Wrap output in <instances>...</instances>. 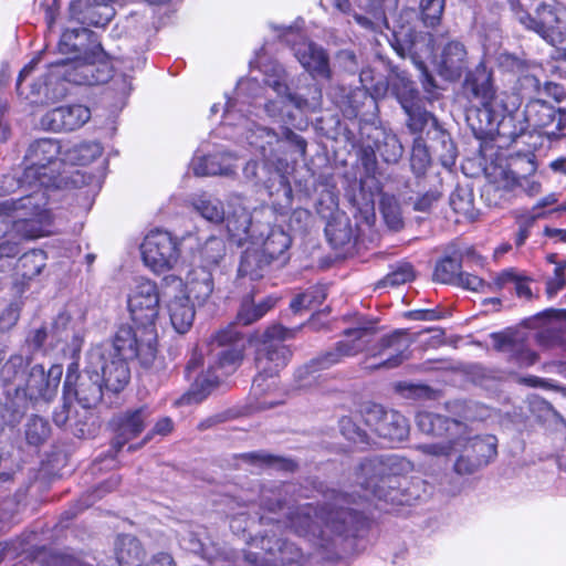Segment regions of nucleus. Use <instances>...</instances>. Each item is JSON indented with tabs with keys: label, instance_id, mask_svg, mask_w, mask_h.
Wrapping results in <instances>:
<instances>
[{
	"label": "nucleus",
	"instance_id": "f257e3e1",
	"mask_svg": "<svg viewBox=\"0 0 566 566\" xmlns=\"http://www.w3.org/2000/svg\"><path fill=\"white\" fill-rule=\"evenodd\" d=\"M265 75L264 82L269 90L266 91V102L262 104L263 87L254 78L240 80L235 96L229 98L224 106L223 125L232 127L233 133L230 137L242 142L243 139L252 147L258 149L263 157L268 158L273 153V146L281 143H287L294 146L301 156L306 154V142L289 128H284L282 137L266 127L256 124L247 117L243 112L253 106H262L265 113L273 122L289 124L293 123L294 114L292 108L300 112H314L319 108L322 103V91L316 85L307 88V96L292 95L286 85V74L282 65L271 63L263 66Z\"/></svg>",
	"mask_w": 566,
	"mask_h": 566
},
{
	"label": "nucleus",
	"instance_id": "f03ea898",
	"mask_svg": "<svg viewBox=\"0 0 566 566\" xmlns=\"http://www.w3.org/2000/svg\"><path fill=\"white\" fill-rule=\"evenodd\" d=\"M19 188L24 195L18 199L0 202V259L13 258L19 253L15 234L35 239L52 232V214L48 208L49 191L52 188L40 186L25 187L21 177L7 175L0 180V195L14 192Z\"/></svg>",
	"mask_w": 566,
	"mask_h": 566
},
{
	"label": "nucleus",
	"instance_id": "7ed1b4c3",
	"mask_svg": "<svg viewBox=\"0 0 566 566\" xmlns=\"http://www.w3.org/2000/svg\"><path fill=\"white\" fill-rule=\"evenodd\" d=\"M103 50H96V54L76 55L51 63L43 84H34V93L46 97H57L65 94L63 82L75 85H95L104 83L109 77L108 64L103 61Z\"/></svg>",
	"mask_w": 566,
	"mask_h": 566
},
{
	"label": "nucleus",
	"instance_id": "20e7f679",
	"mask_svg": "<svg viewBox=\"0 0 566 566\" xmlns=\"http://www.w3.org/2000/svg\"><path fill=\"white\" fill-rule=\"evenodd\" d=\"M107 350L91 348L86 356V366L75 388V397L83 408L98 403L103 388L120 391L129 381L128 366L120 363L107 365Z\"/></svg>",
	"mask_w": 566,
	"mask_h": 566
},
{
	"label": "nucleus",
	"instance_id": "39448f33",
	"mask_svg": "<svg viewBox=\"0 0 566 566\" xmlns=\"http://www.w3.org/2000/svg\"><path fill=\"white\" fill-rule=\"evenodd\" d=\"M214 363L209 366L206 375L199 376L191 390L182 397V400L200 402L219 384L221 377L232 374L243 358L244 340L234 325L219 331L212 338Z\"/></svg>",
	"mask_w": 566,
	"mask_h": 566
},
{
	"label": "nucleus",
	"instance_id": "423d86ee",
	"mask_svg": "<svg viewBox=\"0 0 566 566\" xmlns=\"http://www.w3.org/2000/svg\"><path fill=\"white\" fill-rule=\"evenodd\" d=\"M292 336V332L281 325H273L263 333V339L256 350L255 365L259 375L254 378L252 390L255 396H262L276 385L273 378L286 366L291 350L282 342Z\"/></svg>",
	"mask_w": 566,
	"mask_h": 566
},
{
	"label": "nucleus",
	"instance_id": "0eeeda50",
	"mask_svg": "<svg viewBox=\"0 0 566 566\" xmlns=\"http://www.w3.org/2000/svg\"><path fill=\"white\" fill-rule=\"evenodd\" d=\"M156 327L136 325L135 329L129 326L119 327L113 344H99L92 348L107 350V365L120 363L127 366L126 360L138 359L143 366L147 367L156 357Z\"/></svg>",
	"mask_w": 566,
	"mask_h": 566
},
{
	"label": "nucleus",
	"instance_id": "6e6552de",
	"mask_svg": "<svg viewBox=\"0 0 566 566\" xmlns=\"http://www.w3.org/2000/svg\"><path fill=\"white\" fill-rule=\"evenodd\" d=\"M61 155V144L54 138H40L31 143L24 156L22 185L32 188L33 182L38 181L40 186L56 188V179L64 164V156Z\"/></svg>",
	"mask_w": 566,
	"mask_h": 566
},
{
	"label": "nucleus",
	"instance_id": "1a4fd4ad",
	"mask_svg": "<svg viewBox=\"0 0 566 566\" xmlns=\"http://www.w3.org/2000/svg\"><path fill=\"white\" fill-rule=\"evenodd\" d=\"M523 118L524 123L511 129L514 118L511 115L503 116L497 124L499 134L512 140L526 132H541L547 136H556L566 127V106L555 108L541 98L531 99L525 105Z\"/></svg>",
	"mask_w": 566,
	"mask_h": 566
},
{
	"label": "nucleus",
	"instance_id": "9d476101",
	"mask_svg": "<svg viewBox=\"0 0 566 566\" xmlns=\"http://www.w3.org/2000/svg\"><path fill=\"white\" fill-rule=\"evenodd\" d=\"M496 438L486 436L484 438L469 437L468 426L465 424V432L458 434L453 440L438 443L419 444V450L423 455H443L449 454L452 449L461 450L465 453H472L474 461L468 465L464 464V455L457 458L454 462V471L458 474H472L478 469L486 465L496 455Z\"/></svg>",
	"mask_w": 566,
	"mask_h": 566
},
{
	"label": "nucleus",
	"instance_id": "9b49d317",
	"mask_svg": "<svg viewBox=\"0 0 566 566\" xmlns=\"http://www.w3.org/2000/svg\"><path fill=\"white\" fill-rule=\"evenodd\" d=\"M359 483L375 496L387 502H401L394 492L398 484L397 478L412 472L413 464L409 460L392 455L386 459L368 460L360 465Z\"/></svg>",
	"mask_w": 566,
	"mask_h": 566
},
{
	"label": "nucleus",
	"instance_id": "f8f14e48",
	"mask_svg": "<svg viewBox=\"0 0 566 566\" xmlns=\"http://www.w3.org/2000/svg\"><path fill=\"white\" fill-rule=\"evenodd\" d=\"M353 518L350 511L343 507L316 509L306 504L291 513L290 526L302 536L327 537L329 534H343L346 524Z\"/></svg>",
	"mask_w": 566,
	"mask_h": 566
},
{
	"label": "nucleus",
	"instance_id": "ddd939ff",
	"mask_svg": "<svg viewBox=\"0 0 566 566\" xmlns=\"http://www.w3.org/2000/svg\"><path fill=\"white\" fill-rule=\"evenodd\" d=\"M180 242L170 232L155 229L140 245L144 264L155 274L175 270L180 260Z\"/></svg>",
	"mask_w": 566,
	"mask_h": 566
},
{
	"label": "nucleus",
	"instance_id": "4468645a",
	"mask_svg": "<svg viewBox=\"0 0 566 566\" xmlns=\"http://www.w3.org/2000/svg\"><path fill=\"white\" fill-rule=\"evenodd\" d=\"M128 310L135 325L156 327L159 315V292L155 282L138 279L128 294Z\"/></svg>",
	"mask_w": 566,
	"mask_h": 566
},
{
	"label": "nucleus",
	"instance_id": "2eb2a0df",
	"mask_svg": "<svg viewBox=\"0 0 566 566\" xmlns=\"http://www.w3.org/2000/svg\"><path fill=\"white\" fill-rule=\"evenodd\" d=\"M164 297L170 322L176 332L184 334L189 331L195 319V308L184 293L182 280L176 275L164 279Z\"/></svg>",
	"mask_w": 566,
	"mask_h": 566
},
{
	"label": "nucleus",
	"instance_id": "dca6fc26",
	"mask_svg": "<svg viewBox=\"0 0 566 566\" xmlns=\"http://www.w3.org/2000/svg\"><path fill=\"white\" fill-rule=\"evenodd\" d=\"M528 28L534 29L556 52L558 59L566 60V8L554 10L543 8L541 21L528 18Z\"/></svg>",
	"mask_w": 566,
	"mask_h": 566
},
{
	"label": "nucleus",
	"instance_id": "f3484780",
	"mask_svg": "<svg viewBox=\"0 0 566 566\" xmlns=\"http://www.w3.org/2000/svg\"><path fill=\"white\" fill-rule=\"evenodd\" d=\"M365 422L379 437L391 442L405 440L409 433L407 419L396 410H385L381 406L374 405L365 413Z\"/></svg>",
	"mask_w": 566,
	"mask_h": 566
},
{
	"label": "nucleus",
	"instance_id": "a211bd4d",
	"mask_svg": "<svg viewBox=\"0 0 566 566\" xmlns=\"http://www.w3.org/2000/svg\"><path fill=\"white\" fill-rule=\"evenodd\" d=\"M63 368L61 365H52L48 371L42 365L30 368L23 380L22 390L30 400L50 401L56 394Z\"/></svg>",
	"mask_w": 566,
	"mask_h": 566
},
{
	"label": "nucleus",
	"instance_id": "6ab92c4d",
	"mask_svg": "<svg viewBox=\"0 0 566 566\" xmlns=\"http://www.w3.org/2000/svg\"><path fill=\"white\" fill-rule=\"evenodd\" d=\"M91 111L82 104L64 105L46 112L40 119L41 128L55 133L73 132L85 125Z\"/></svg>",
	"mask_w": 566,
	"mask_h": 566
},
{
	"label": "nucleus",
	"instance_id": "aec40b11",
	"mask_svg": "<svg viewBox=\"0 0 566 566\" xmlns=\"http://www.w3.org/2000/svg\"><path fill=\"white\" fill-rule=\"evenodd\" d=\"M223 222L229 237L239 245L249 239L252 240V234L256 232V226H252L251 213L240 196H232L228 200V211Z\"/></svg>",
	"mask_w": 566,
	"mask_h": 566
},
{
	"label": "nucleus",
	"instance_id": "412c9836",
	"mask_svg": "<svg viewBox=\"0 0 566 566\" xmlns=\"http://www.w3.org/2000/svg\"><path fill=\"white\" fill-rule=\"evenodd\" d=\"M374 331L371 327H356L345 332V338L336 344V347L326 353L319 360L322 368H327L339 363L345 357H350L364 350L371 340Z\"/></svg>",
	"mask_w": 566,
	"mask_h": 566
},
{
	"label": "nucleus",
	"instance_id": "4be33fe9",
	"mask_svg": "<svg viewBox=\"0 0 566 566\" xmlns=\"http://www.w3.org/2000/svg\"><path fill=\"white\" fill-rule=\"evenodd\" d=\"M398 0H334V7L344 14L353 15L357 24L364 29H374V22L357 12L354 7L373 13L375 18L381 19L386 11H394Z\"/></svg>",
	"mask_w": 566,
	"mask_h": 566
},
{
	"label": "nucleus",
	"instance_id": "5701e85b",
	"mask_svg": "<svg viewBox=\"0 0 566 566\" xmlns=\"http://www.w3.org/2000/svg\"><path fill=\"white\" fill-rule=\"evenodd\" d=\"M82 342L83 336L77 323L67 313H60L50 329V348L76 353L81 349Z\"/></svg>",
	"mask_w": 566,
	"mask_h": 566
},
{
	"label": "nucleus",
	"instance_id": "b1692460",
	"mask_svg": "<svg viewBox=\"0 0 566 566\" xmlns=\"http://www.w3.org/2000/svg\"><path fill=\"white\" fill-rule=\"evenodd\" d=\"M151 412L148 408L142 407L128 410L114 421L115 438L113 447L119 451L129 440L136 438L146 427Z\"/></svg>",
	"mask_w": 566,
	"mask_h": 566
},
{
	"label": "nucleus",
	"instance_id": "393cba45",
	"mask_svg": "<svg viewBox=\"0 0 566 566\" xmlns=\"http://www.w3.org/2000/svg\"><path fill=\"white\" fill-rule=\"evenodd\" d=\"M59 52L62 54L87 55L96 54V50L101 49V44L91 30L86 28L66 29L60 39L57 45Z\"/></svg>",
	"mask_w": 566,
	"mask_h": 566
},
{
	"label": "nucleus",
	"instance_id": "a878e982",
	"mask_svg": "<svg viewBox=\"0 0 566 566\" xmlns=\"http://www.w3.org/2000/svg\"><path fill=\"white\" fill-rule=\"evenodd\" d=\"M113 0H73L70 4V11L73 18L80 20V14L84 11L83 19L95 27H105L115 15V10L111 6Z\"/></svg>",
	"mask_w": 566,
	"mask_h": 566
},
{
	"label": "nucleus",
	"instance_id": "bb28decb",
	"mask_svg": "<svg viewBox=\"0 0 566 566\" xmlns=\"http://www.w3.org/2000/svg\"><path fill=\"white\" fill-rule=\"evenodd\" d=\"M416 420L419 430L423 433L447 436L449 441L465 432V423L432 412L421 411Z\"/></svg>",
	"mask_w": 566,
	"mask_h": 566
},
{
	"label": "nucleus",
	"instance_id": "cd10ccee",
	"mask_svg": "<svg viewBox=\"0 0 566 566\" xmlns=\"http://www.w3.org/2000/svg\"><path fill=\"white\" fill-rule=\"evenodd\" d=\"M294 52L302 66L313 76H329L328 57L322 48L303 40L294 46Z\"/></svg>",
	"mask_w": 566,
	"mask_h": 566
},
{
	"label": "nucleus",
	"instance_id": "c85d7f7f",
	"mask_svg": "<svg viewBox=\"0 0 566 566\" xmlns=\"http://www.w3.org/2000/svg\"><path fill=\"white\" fill-rule=\"evenodd\" d=\"M410 342L405 331H396L392 334L381 338L379 349L374 353L375 356H386L380 363L373 368L386 367L392 368L398 366L405 359V353Z\"/></svg>",
	"mask_w": 566,
	"mask_h": 566
},
{
	"label": "nucleus",
	"instance_id": "c756f323",
	"mask_svg": "<svg viewBox=\"0 0 566 566\" xmlns=\"http://www.w3.org/2000/svg\"><path fill=\"white\" fill-rule=\"evenodd\" d=\"M439 56L440 74L448 80L458 78L465 64L467 51L464 45L459 41H449L443 45Z\"/></svg>",
	"mask_w": 566,
	"mask_h": 566
},
{
	"label": "nucleus",
	"instance_id": "7c9ffc66",
	"mask_svg": "<svg viewBox=\"0 0 566 566\" xmlns=\"http://www.w3.org/2000/svg\"><path fill=\"white\" fill-rule=\"evenodd\" d=\"M234 160L229 154L196 156L191 161V169L196 176H229L234 171Z\"/></svg>",
	"mask_w": 566,
	"mask_h": 566
},
{
	"label": "nucleus",
	"instance_id": "2f4dec72",
	"mask_svg": "<svg viewBox=\"0 0 566 566\" xmlns=\"http://www.w3.org/2000/svg\"><path fill=\"white\" fill-rule=\"evenodd\" d=\"M213 292L212 274L208 269L197 268L189 272L184 293L192 297L198 305H203Z\"/></svg>",
	"mask_w": 566,
	"mask_h": 566
},
{
	"label": "nucleus",
	"instance_id": "473e14b6",
	"mask_svg": "<svg viewBox=\"0 0 566 566\" xmlns=\"http://www.w3.org/2000/svg\"><path fill=\"white\" fill-rule=\"evenodd\" d=\"M251 243L256 247L261 244L260 251L271 262L285 253L291 244V239L282 229L272 228L269 230L266 238L263 237V232L252 234Z\"/></svg>",
	"mask_w": 566,
	"mask_h": 566
},
{
	"label": "nucleus",
	"instance_id": "72a5a7b5",
	"mask_svg": "<svg viewBox=\"0 0 566 566\" xmlns=\"http://www.w3.org/2000/svg\"><path fill=\"white\" fill-rule=\"evenodd\" d=\"M465 84L474 96L481 98L482 104L488 108L486 112L495 109L497 97L494 95L491 75L484 67L476 69L475 72L467 78Z\"/></svg>",
	"mask_w": 566,
	"mask_h": 566
},
{
	"label": "nucleus",
	"instance_id": "f704fd0d",
	"mask_svg": "<svg viewBox=\"0 0 566 566\" xmlns=\"http://www.w3.org/2000/svg\"><path fill=\"white\" fill-rule=\"evenodd\" d=\"M417 92L415 88L407 87V94H398V99L408 115V126L412 132H421L431 119V115L426 109L415 103Z\"/></svg>",
	"mask_w": 566,
	"mask_h": 566
},
{
	"label": "nucleus",
	"instance_id": "c9c22d12",
	"mask_svg": "<svg viewBox=\"0 0 566 566\" xmlns=\"http://www.w3.org/2000/svg\"><path fill=\"white\" fill-rule=\"evenodd\" d=\"M192 209L211 223L223 222L227 217L223 203L209 195H197L191 199Z\"/></svg>",
	"mask_w": 566,
	"mask_h": 566
},
{
	"label": "nucleus",
	"instance_id": "e433bc0d",
	"mask_svg": "<svg viewBox=\"0 0 566 566\" xmlns=\"http://www.w3.org/2000/svg\"><path fill=\"white\" fill-rule=\"evenodd\" d=\"M115 554L119 566H139L144 557V551L138 539L132 535L118 537Z\"/></svg>",
	"mask_w": 566,
	"mask_h": 566
},
{
	"label": "nucleus",
	"instance_id": "4c0bfd02",
	"mask_svg": "<svg viewBox=\"0 0 566 566\" xmlns=\"http://www.w3.org/2000/svg\"><path fill=\"white\" fill-rule=\"evenodd\" d=\"M270 264L269 259L260 251L259 247L248 248L241 258L239 274L258 280L263 275V269Z\"/></svg>",
	"mask_w": 566,
	"mask_h": 566
},
{
	"label": "nucleus",
	"instance_id": "58836bf2",
	"mask_svg": "<svg viewBox=\"0 0 566 566\" xmlns=\"http://www.w3.org/2000/svg\"><path fill=\"white\" fill-rule=\"evenodd\" d=\"M103 148L98 143H83L75 145L64 153V163L86 166L101 157Z\"/></svg>",
	"mask_w": 566,
	"mask_h": 566
},
{
	"label": "nucleus",
	"instance_id": "ea45409f",
	"mask_svg": "<svg viewBox=\"0 0 566 566\" xmlns=\"http://www.w3.org/2000/svg\"><path fill=\"white\" fill-rule=\"evenodd\" d=\"M46 263V254L42 250L24 253L17 263L19 274L25 280H32L41 273Z\"/></svg>",
	"mask_w": 566,
	"mask_h": 566
},
{
	"label": "nucleus",
	"instance_id": "a19ab883",
	"mask_svg": "<svg viewBox=\"0 0 566 566\" xmlns=\"http://www.w3.org/2000/svg\"><path fill=\"white\" fill-rule=\"evenodd\" d=\"M29 364L21 355H12L0 370L6 384H13L19 391L25 378L24 367Z\"/></svg>",
	"mask_w": 566,
	"mask_h": 566
},
{
	"label": "nucleus",
	"instance_id": "79ce46f5",
	"mask_svg": "<svg viewBox=\"0 0 566 566\" xmlns=\"http://www.w3.org/2000/svg\"><path fill=\"white\" fill-rule=\"evenodd\" d=\"M277 298L273 296L266 297L259 304L244 302L238 312L237 319L243 325H249L261 317H263L268 311H270L276 303Z\"/></svg>",
	"mask_w": 566,
	"mask_h": 566
},
{
	"label": "nucleus",
	"instance_id": "37998d69",
	"mask_svg": "<svg viewBox=\"0 0 566 566\" xmlns=\"http://www.w3.org/2000/svg\"><path fill=\"white\" fill-rule=\"evenodd\" d=\"M226 254V244L217 237L209 238L199 250V258L203 265L201 268L217 265Z\"/></svg>",
	"mask_w": 566,
	"mask_h": 566
},
{
	"label": "nucleus",
	"instance_id": "c03bdc74",
	"mask_svg": "<svg viewBox=\"0 0 566 566\" xmlns=\"http://www.w3.org/2000/svg\"><path fill=\"white\" fill-rule=\"evenodd\" d=\"M461 264L457 259L444 258L434 269L433 277L444 284H457L461 273Z\"/></svg>",
	"mask_w": 566,
	"mask_h": 566
},
{
	"label": "nucleus",
	"instance_id": "a18cd8bd",
	"mask_svg": "<svg viewBox=\"0 0 566 566\" xmlns=\"http://www.w3.org/2000/svg\"><path fill=\"white\" fill-rule=\"evenodd\" d=\"M50 436V426L41 417H31L25 424V439L29 444L39 446Z\"/></svg>",
	"mask_w": 566,
	"mask_h": 566
},
{
	"label": "nucleus",
	"instance_id": "49530a36",
	"mask_svg": "<svg viewBox=\"0 0 566 566\" xmlns=\"http://www.w3.org/2000/svg\"><path fill=\"white\" fill-rule=\"evenodd\" d=\"M377 150L386 163L391 164L399 160L402 156L403 148L396 135L385 134L382 140L377 146Z\"/></svg>",
	"mask_w": 566,
	"mask_h": 566
},
{
	"label": "nucleus",
	"instance_id": "de8ad7c7",
	"mask_svg": "<svg viewBox=\"0 0 566 566\" xmlns=\"http://www.w3.org/2000/svg\"><path fill=\"white\" fill-rule=\"evenodd\" d=\"M415 277L413 268L409 263H401L395 266L379 283L378 286H398L412 281Z\"/></svg>",
	"mask_w": 566,
	"mask_h": 566
},
{
	"label": "nucleus",
	"instance_id": "09e8293b",
	"mask_svg": "<svg viewBox=\"0 0 566 566\" xmlns=\"http://www.w3.org/2000/svg\"><path fill=\"white\" fill-rule=\"evenodd\" d=\"M420 8L424 24L434 27L441 19L444 0H421Z\"/></svg>",
	"mask_w": 566,
	"mask_h": 566
},
{
	"label": "nucleus",
	"instance_id": "8fccbe9b",
	"mask_svg": "<svg viewBox=\"0 0 566 566\" xmlns=\"http://www.w3.org/2000/svg\"><path fill=\"white\" fill-rule=\"evenodd\" d=\"M381 213L387 226L392 230H398L402 226V219L400 216L399 208L395 200L390 198H384L380 202Z\"/></svg>",
	"mask_w": 566,
	"mask_h": 566
},
{
	"label": "nucleus",
	"instance_id": "3c124183",
	"mask_svg": "<svg viewBox=\"0 0 566 566\" xmlns=\"http://www.w3.org/2000/svg\"><path fill=\"white\" fill-rule=\"evenodd\" d=\"M359 80L363 86L367 91H370V95L374 99L385 96L388 91V83L382 78L379 80L375 85H371L375 77L373 70L370 69H364L359 74Z\"/></svg>",
	"mask_w": 566,
	"mask_h": 566
},
{
	"label": "nucleus",
	"instance_id": "603ef678",
	"mask_svg": "<svg viewBox=\"0 0 566 566\" xmlns=\"http://www.w3.org/2000/svg\"><path fill=\"white\" fill-rule=\"evenodd\" d=\"M410 165L416 175H422L430 165V155L421 143H415Z\"/></svg>",
	"mask_w": 566,
	"mask_h": 566
},
{
	"label": "nucleus",
	"instance_id": "864d4df0",
	"mask_svg": "<svg viewBox=\"0 0 566 566\" xmlns=\"http://www.w3.org/2000/svg\"><path fill=\"white\" fill-rule=\"evenodd\" d=\"M457 284L475 292H486V290L491 287L490 284L485 283L479 276L462 272L459 275Z\"/></svg>",
	"mask_w": 566,
	"mask_h": 566
},
{
	"label": "nucleus",
	"instance_id": "5fc2aeb1",
	"mask_svg": "<svg viewBox=\"0 0 566 566\" xmlns=\"http://www.w3.org/2000/svg\"><path fill=\"white\" fill-rule=\"evenodd\" d=\"M542 217V213H525L517 217V221L520 223V231L516 237V244L518 247L523 245L526 239L528 238V230L534 223V221Z\"/></svg>",
	"mask_w": 566,
	"mask_h": 566
},
{
	"label": "nucleus",
	"instance_id": "6e6d98bb",
	"mask_svg": "<svg viewBox=\"0 0 566 566\" xmlns=\"http://www.w3.org/2000/svg\"><path fill=\"white\" fill-rule=\"evenodd\" d=\"M565 286L566 277L564 275V268L558 265L554 271V276L546 283V293L549 297H553Z\"/></svg>",
	"mask_w": 566,
	"mask_h": 566
},
{
	"label": "nucleus",
	"instance_id": "4d7b16f0",
	"mask_svg": "<svg viewBox=\"0 0 566 566\" xmlns=\"http://www.w3.org/2000/svg\"><path fill=\"white\" fill-rule=\"evenodd\" d=\"M20 307L18 303H11L1 314H0V329L6 331L10 329L19 319Z\"/></svg>",
	"mask_w": 566,
	"mask_h": 566
},
{
	"label": "nucleus",
	"instance_id": "13d9d810",
	"mask_svg": "<svg viewBox=\"0 0 566 566\" xmlns=\"http://www.w3.org/2000/svg\"><path fill=\"white\" fill-rule=\"evenodd\" d=\"M450 205L455 212L467 213L471 208L470 195H462L460 191H454L450 196Z\"/></svg>",
	"mask_w": 566,
	"mask_h": 566
},
{
	"label": "nucleus",
	"instance_id": "bf43d9fd",
	"mask_svg": "<svg viewBox=\"0 0 566 566\" xmlns=\"http://www.w3.org/2000/svg\"><path fill=\"white\" fill-rule=\"evenodd\" d=\"M342 429L346 438L354 443H365L367 441L366 433L359 429H356L350 420H343Z\"/></svg>",
	"mask_w": 566,
	"mask_h": 566
},
{
	"label": "nucleus",
	"instance_id": "052dcab7",
	"mask_svg": "<svg viewBox=\"0 0 566 566\" xmlns=\"http://www.w3.org/2000/svg\"><path fill=\"white\" fill-rule=\"evenodd\" d=\"M28 343L35 349L42 348L45 344L50 347V331L36 328L28 337Z\"/></svg>",
	"mask_w": 566,
	"mask_h": 566
},
{
	"label": "nucleus",
	"instance_id": "680f3d73",
	"mask_svg": "<svg viewBox=\"0 0 566 566\" xmlns=\"http://www.w3.org/2000/svg\"><path fill=\"white\" fill-rule=\"evenodd\" d=\"M518 187H521L528 196H535L541 191V182L530 179L526 176H517L514 178Z\"/></svg>",
	"mask_w": 566,
	"mask_h": 566
},
{
	"label": "nucleus",
	"instance_id": "e2e57ef3",
	"mask_svg": "<svg viewBox=\"0 0 566 566\" xmlns=\"http://www.w3.org/2000/svg\"><path fill=\"white\" fill-rule=\"evenodd\" d=\"M518 275L513 269L504 270L494 279V285L497 289L507 287L509 285L513 286Z\"/></svg>",
	"mask_w": 566,
	"mask_h": 566
},
{
	"label": "nucleus",
	"instance_id": "0e129e2a",
	"mask_svg": "<svg viewBox=\"0 0 566 566\" xmlns=\"http://www.w3.org/2000/svg\"><path fill=\"white\" fill-rule=\"evenodd\" d=\"M440 198L437 191H429L421 196L415 203V209L419 211L429 210Z\"/></svg>",
	"mask_w": 566,
	"mask_h": 566
},
{
	"label": "nucleus",
	"instance_id": "69168bd1",
	"mask_svg": "<svg viewBox=\"0 0 566 566\" xmlns=\"http://www.w3.org/2000/svg\"><path fill=\"white\" fill-rule=\"evenodd\" d=\"M172 430V421L170 418H163L160 420H158L154 427V429L151 430V432L149 434H147L143 441V443H146L147 441L150 440V437L153 434H160V436H166L168 433H170Z\"/></svg>",
	"mask_w": 566,
	"mask_h": 566
},
{
	"label": "nucleus",
	"instance_id": "338daca9",
	"mask_svg": "<svg viewBox=\"0 0 566 566\" xmlns=\"http://www.w3.org/2000/svg\"><path fill=\"white\" fill-rule=\"evenodd\" d=\"M313 292H306L296 295L291 302V308L293 312H300L303 308H308L313 302Z\"/></svg>",
	"mask_w": 566,
	"mask_h": 566
},
{
	"label": "nucleus",
	"instance_id": "774afa93",
	"mask_svg": "<svg viewBox=\"0 0 566 566\" xmlns=\"http://www.w3.org/2000/svg\"><path fill=\"white\" fill-rule=\"evenodd\" d=\"M512 287L520 297L527 300L532 297V291L527 279L518 275Z\"/></svg>",
	"mask_w": 566,
	"mask_h": 566
}]
</instances>
